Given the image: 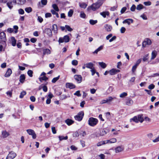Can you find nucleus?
Wrapping results in <instances>:
<instances>
[{"instance_id":"34","label":"nucleus","mask_w":159,"mask_h":159,"mask_svg":"<svg viewBox=\"0 0 159 159\" xmlns=\"http://www.w3.org/2000/svg\"><path fill=\"white\" fill-rule=\"evenodd\" d=\"M39 81L42 82V80L46 81L48 80V78L46 76H43L42 77H40L39 78Z\"/></svg>"},{"instance_id":"6","label":"nucleus","mask_w":159,"mask_h":159,"mask_svg":"<svg viewBox=\"0 0 159 159\" xmlns=\"http://www.w3.org/2000/svg\"><path fill=\"white\" fill-rule=\"evenodd\" d=\"M29 134L32 136L33 139H35L36 138V135L34 131L31 129H28L26 130Z\"/></svg>"},{"instance_id":"22","label":"nucleus","mask_w":159,"mask_h":159,"mask_svg":"<svg viewBox=\"0 0 159 159\" xmlns=\"http://www.w3.org/2000/svg\"><path fill=\"white\" fill-rule=\"evenodd\" d=\"M100 14L102 15L104 18H105L106 17V16H108L109 15L110 13L108 11H103L100 13Z\"/></svg>"},{"instance_id":"41","label":"nucleus","mask_w":159,"mask_h":159,"mask_svg":"<svg viewBox=\"0 0 159 159\" xmlns=\"http://www.w3.org/2000/svg\"><path fill=\"white\" fill-rule=\"evenodd\" d=\"M103 46H101L99 47L97 49H96L94 52V53H97L98 52L103 49Z\"/></svg>"},{"instance_id":"10","label":"nucleus","mask_w":159,"mask_h":159,"mask_svg":"<svg viewBox=\"0 0 159 159\" xmlns=\"http://www.w3.org/2000/svg\"><path fill=\"white\" fill-rule=\"evenodd\" d=\"M74 78L78 83H80L82 81V77L80 75H75L74 76Z\"/></svg>"},{"instance_id":"15","label":"nucleus","mask_w":159,"mask_h":159,"mask_svg":"<svg viewBox=\"0 0 159 159\" xmlns=\"http://www.w3.org/2000/svg\"><path fill=\"white\" fill-rule=\"evenodd\" d=\"M124 147L122 146H119L116 148L115 149V151L116 153H118L121 152L124 150Z\"/></svg>"},{"instance_id":"47","label":"nucleus","mask_w":159,"mask_h":159,"mask_svg":"<svg viewBox=\"0 0 159 159\" xmlns=\"http://www.w3.org/2000/svg\"><path fill=\"white\" fill-rule=\"evenodd\" d=\"M60 75H58L56 77L54 78L52 80V83H55L60 78Z\"/></svg>"},{"instance_id":"35","label":"nucleus","mask_w":159,"mask_h":159,"mask_svg":"<svg viewBox=\"0 0 159 159\" xmlns=\"http://www.w3.org/2000/svg\"><path fill=\"white\" fill-rule=\"evenodd\" d=\"M89 22L91 25H93L96 24L98 22V20H94L92 19H91L90 20Z\"/></svg>"},{"instance_id":"59","label":"nucleus","mask_w":159,"mask_h":159,"mask_svg":"<svg viewBox=\"0 0 159 159\" xmlns=\"http://www.w3.org/2000/svg\"><path fill=\"white\" fill-rule=\"evenodd\" d=\"M126 30L125 28L124 27H122L120 29V32L121 33L123 34L125 33Z\"/></svg>"},{"instance_id":"3","label":"nucleus","mask_w":159,"mask_h":159,"mask_svg":"<svg viewBox=\"0 0 159 159\" xmlns=\"http://www.w3.org/2000/svg\"><path fill=\"white\" fill-rule=\"evenodd\" d=\"M84 115V113L83 111L79 112L77 114L74 116V118L76 120L80 121L83 119Z\"/></svg>"},{"instance_id":"55","label":"nucleus","mask_w":159,"mask_h":159,"mask_svg":"<svg viewBox=\"0 0 159 159\" xmlns=\"http://www.w3.org/2000/svg\"><path fill=\"white\" fill-rule=\"evenodd\" d=\"M67 98V96L66 95L63 94L61 96H60V99L61 100H63L66 99Z\"/></svg>"},{"instance_id":"30","label":"nucleus","mask_w":159,"mask_h":159,"mask_svg":"<svg viewBox=\"0 0 159 159\" xmlns=\"http://www.w3.org/2000/svg\"><path fill=\"white\" fill-rule=\"evenodd\" d=\"M51 53V51L48 48H46L43 50V55H45L46 54H50Z\"/></svg>"},{"instance_id":"11","label":"nucleus","mask_w":159,"mask_h":159,"mask_svg":"<svg viewBox=\"0 0 159 159\" xmlns=\"http://www.w3.org/2000/svg\"><path fill=\"white\" fill-rule=\"evenodd\" d=\"M119 72H120V70H116L114 68H112L109 71V73L111 75H115Z\"/></svg>"},{"instance_id":"32","label":"nucleus","mask_w":159,"mask_h":159,"mask_svg":"<svg viewBox=\"0 0 159 159\" xmlns=\"http://www.w3.org/2000/svg\"><path fill=\"white\" fill-rule=\"evenodd\" d=\"M52 8L54 9V10L57 11H59V9L57 6L56 4H53L52 5Z\"/></svg>"},{"instance_id":"39","label":"nucleus","mask_w":159,"mask_h":159,"mask_svg":"<svg viewBox=\"0 0 159 159\" xmlns=\"http://www.w3.org/2000/svg\"><path fill=\"white\" fill-rule=\"evenodd\" d=\"M87 6V5L84 2L80 4V7L84 9H85L86 7Z\"/></svg>"},{"instance_id":"16","label":"nucleus","mask_w":159,"mask_h":159,"mask_svg":"<svg viewBox=\"0 0 159 159\" xmlns=\"http://www.w3.org/2000/svg\"><path fill=\"white\" fill-rule=\"evenodd\" d=\"M94 65L93 63L91 62L84 64V66H86V68L90 69L93 68Z\"/></svg>"},{"instance_id":"56","label":"nucleus","mask_w":159,"mask_h":159,"mask_svg":"<svg viewBox=\"0 0 159 159\" xmlns=\"http://www.w3.org/2000/svg\"><path fill=\"white\" fill-rule=\"evenodd\" d=\"M80 91H77L74 93V95H76L78 97H80L81 96V94L80 93Z\"/></svg>"},{"instance_id":"19","label":"nucleus","mask_w":159,"mask_h":159,"mask_svg":"<svg viewBox=\"0 0 159 159\" xmlns=\"http://www.w3.org/2000/svg\"><path fill=\"white\" fill-rule=\"evenodd\" d=\"M133 20L132 19H127L125 20H124L123 21V23H126L128 25H129L130 24V23H133Z\"/></svg>"},{"instance_id":"38","label":"nucleus","mask_w":159,"mask_h":159,"mask_svg":"<svg viewBox=\"0 0 159 159\" xmlns=\"http://www.w3.org/2000/svg\"><path fill=\"white\" fill-rule=\"evenodd\" d=\"M143 6L141 4L138 5L136 7V9L138 10H140L143 8Z\"/></svg>"},{"instance_id":"64","label":"nucleus","mask_w":159,"mask_h":159,"mask_svg":"<svg viewBox=\"0 0 159 159\" xmlns=\"http://www.w3.org/2000/svg\"><path fill=\"white\" fill-rule=\"evenodd\" d=\"M7 31L10 33L13 32L14 30L13 29L11 28H9L7 29Z\"/></svg>"},{"instance_id":"29","label":"nucleus","mask_w":159,"mask_h":159,"mask_svg":"<svg viewBox=\"0 0 159 159\" xmlns=\"http://www.w3.org/2000/svg\"><path fill=\"white\" fill-rule=\"evenodd\" d=\"M138 119L139 120V121L142 123L144 120L143 114H140L138 115Z\"/></svg>"},{"instance_id":"4","label":"nucleus","mask_w":159,"mask_h":159,"mask_svg":"<svg viewBox=\"0 0 159 159\" xmlns=\"http://www.w3.org/2000/svg\"><path fill=\"white\" fill-rule=\"evenodd\" d=\"M16 0H8L7 3V6L10 9H11L13 7V5L16 4Z\"/></svg>"},{"instance_id":"60","label":"nucleus","mask_w":159,"mask_h":159,"mask_svg":"<svg viewBox=\"0 0 159 159\" xmlns=\"http://www.w3.org/2000/svg\"><path fill=\"white\" fill-rule=\"evenodd\" d=\"M41 3L44 6L46 5L47 3V0H41Z\"/></svg>"},{"instance_id":"48","label":"nucleus","mask_w":159,"mask_h":159,"mask_svg":"<svg viewBox=\"0 0 159 159\" xmlns=\"http://www.w3.org/2000/svg\"><path fill=\"white\" fill-rule=\"evenodd\" d=\"M127 95V93L124 92L120 94V97L121 98H123L126 96Z\"/></svg>"},{"instance_id":"9","label":"nucleus","mask_w":159,"mask_h":159,"mask_svg":"<svg viewBox=\"0 0 159 159\" xmlns=\"http://www.w3.org/2000/svg\"><path fill=\"white\" fill-rule=\"evenodd\" d=\"M151 43V40L149 39H147L143 42L142 46L143 47H145L147 45H150Z\"/></svg>"},{"instance_id":"25","label":"nucleus","mask_w":159,"mask_h":159,"mask_svg":"<svg viewBox=\"0 0 159 159\" xmlns=\"http://www.w3.org/2000/svg\"><path fill=\"white\" fill-rule=\"evenodd\" d=\"M107 132V130L106 129H102L100 131V135L103 136L106 134Z\"/></svg>"},{"instance_id":"14","label":"nucleus","mask_w":159,"mask_h":159,"mask_svg":"<svg viewBox=\"0 0 159 159\" xmlns=\"http://www.w3.org/2000/svg\"><path fill=\"white\" fill-rule=\"evenodd\" d=\"M66 87L70 89H74L76 86L73 84L71 83H67L66 84Z\"/></svg>"},{"instance_id":"45","label":"nucleus","mask_w":159,"mask_h":159,"mask_svg":"<svg viewBox=\"0 0 159 159\" xmlns=\"http://www.w3.org/2000/svg\"><path fill=\"white\" fill-rule=\"evenodd\" d=\"M116 98V97H114V98H113L112 97H111V96H109V97H108V98H107L106 99V102H107V103L111 102V101L114 99V98Z\"/></svg>"},{"instance_id":"36","label":"nucleus","mask_w":159,"mask_h":159,"mask_svg":"<svg viewBox=\"0 0 159 159\" xmlns=\"http://www.w3.org/2000/svg\"><path fill=\"white\" fill-rule=\"evenodd\" d=\"M56 11H55L53 9H52L51 10V12L53 15H56V16L57 18H58L59 17V16L58 14L56 12Z\"/></svg>"},{"instance_id":"21","label":"nucleus","mask_w":159,"mask_h":159,"mask_svg":"<svg viewBox=\"0 0 159 159\" xmlns=\"http://www.w3.org/2000/svg\"><path fill=\"white\" fill-rule=\"evenodd\" d=\"M17 4L19 5L24 4L26 2V0H16Z\"/></svg>"},{"instance_id":"2","label":"nucleus","mask_w":159,"mask_h":159,"mask_svg":"<svg viewBox=\"0 0 159 159\" xmlns=\"http://www.w3.org/2000/svg\"><path fill=\"white\" fill-rule=\"evenodd\" d=\"M98 122V120L97 119L93 117H91L89 119L88 124L91 126L94 127L97 125Z\"/></svg>"},{"instance_id":"61","label":"nucleus","mask_w":159,"mask_h":159,"mask_svg":"<svg viewBox=\"0 0 159 159\" xmlns=\"http://www.w3.org/2000/svg\"><path fill=\"white\" fill-rule=\"evenodd\" d=\"M137 66L135 65L132 67V70L133 73L135 71Z\"/></svg>"},{"instance_id":"37","label":"nucleus","mask_w":159,"mask_h":159,"mask_svg":"<svg viewBox=\"0 0 159 159\" xmlns=\"http://www.w3.org/2000/svg\"><path fill=\"white\" fill-rule=\"evenodd\" d=\"M58 138L60 141H61L63 140H66L68 138V137L67 136H66L65 137H64L63 136H59Z\"/></svg>"},{"instance_id":"24","label":"nucleus","mask_w":159,"mask_h":159,"mask_svg":"<svg viewBox=\"0 0 159 159\" xmlns=\"http://www.w3.org/2000/svg\"><path fill=\"white\" fill-rule=\"evenodd\" d=\"M157 55V52L155 50L153 51L152 53V56L151 60H152L156 58Z\"/></svg>"},{"instance_id":"8","label":"nucleus","mask_w":159,"mask_h":159,"mask_svg":"<svg viewBox=\"0 0 159 159\" xmlns=\"http://www.w3.org/2000/svg\"><path fill=\"white\" fill-rule=\"evenodd\" d=\"M125 103L126 105L130 106L133 105L134 102L131 98L127 97L125 99Z\"/></svg>"},{"instance_id":"1","label":"nucleus","mask_w":159,"mask_h":159,"mask_svg":"<svg viewBox=\"0 0 159 159\" xmlns=\"http://www.w3.org/2000/svg\"><path fill=\"white\" fill-rule=\"evenodd\" d=\"M102 4V2L101 0H98L97 2L95 3H93L91 6H89L87 10L89 11L92 10L93 11H95L98 9Z\"/></svg>"},{"instance_id":"20","label":"nucleus","mask_w":159,"mask_h":159,"mask_svg":"<svg viewBox=\"0 0 159 159\" xmlns=\"http://www.w3.org/2000/svg\"><path fill=\"white\" fill-rule=\"evenodd\" d=\"M12 73V70L10 68H8L5 75V77H9Z\"/></svg>"},{"instance_id":"18","label":"nucleus","mask_w":159,"mask_h":159,"mask_svg":"<svg viewBox=\"0 0 159 159\" xmlns=\"http://www.w3.org/2000/svg\"><path fill=\"white\" fill-rule=\"evenodd\" d=\"M25 79V77L24 74L20 75V77L19 81L20 83L23 84L24 83Z\"/></svg>"},{"instance_id":"63","label":"nucleus","mask_w":159,"mask_h":159,"mask_svg":"<svg viewBox=\"0 0 159 159\" xmlns=\"http://www.w3.org/2000/svg\"><path fill=\"white\" fill-rule=\"evenodd\" d=\"M127 8L126 7H122L120 11V12L121 14L123 13L126 10Z\"/></svg>"},{"instance_id":"42","label":"nucleus","mask_w":159,"mask_h":159,"mask_svg":"<svg viewBox=\"0 0 159 159\" xmlns=\"http://www.w3.org/2000/svg\"><path fill=\"white\" fill-rule=\"evenodd\" d=\"M148 54H147L143 57V61L145 62L148 61Z\"/></svg>"},{"instance_id":"51","label":"nucleus","mask_w":159,"mask_h":159,"mask_svg":"<svg viewBox=\"0 0 159 159\" xmlns=\"http://www.w3.org/2000/svg\"><path fill=\"white\" fill-rule=\"evenodd\" d=\"M65 27L67 30L71 32L73 30V29L68 25H65Z\"/></svg>"},{"instance_id":"50","label":"nucleus","mask_w":159,"mask_h":159,"mask_svg":"<svg viewBox=\"0 0 159 159\" xmlns=\"http://www.w3.org/2000/svg\"><path fill=\"white\" fill-rule=\"evenodd\" d=\"M80 16L81 18H86V15L83 11H81L80 12Z\"/></svg>"},{"instance_id":"31","label":"nucleus","mask_w":159,"mask_h":159,"mask_svg":"<svg viewBox=\"0 0 159 159\" xmlns=\"http://www.w3.org/2000/svg\"><path fill=\"white\" fill-rule=\"evenodd\" d=\"M63 38L64 39V42L65 43L68 42L70 41V37L67 35L64 36Z\"/></svg>"},{"instance_id":"12","label":"nucleus","mask_w":159,"mask_h":159,"mask_svg":"<svg viewBox=\"0 0 159 159\" xmlns=\"http://www.w3.org/2000/svg\"><path fill=\"white\" fill-rule=\"evenodd\" d=\"M10 41L11 43V45L15 47L16 44V40L14 37H11L10 38Z\"/></svg>"},{"instance_id":"17","label":"nucleus","mask_w":159,"mask_h":159,"mask_svg":"<svg viewBox=\"0 0 159 159\" xmlns=\"http://www.w3.org/2000/svg\"><path fill=\"white\" fill-rule=\"evenodd\" d=\"M74 121L72 120L69 119H67L65 120V122L68 126H70L72 125L74 123Z\"/></svg>"},{"instance_id":"43","label":"nucleus","mask_w":159,"mask_h":159,"mask_svg":"<svg viewBox=\"0 0 159 159\" xmlns=\"http://www.w3.org/2000/svg\"><path fill=\"white\" fill-rule=\"evenodd\" d=\"M26 92L25 91H23L22 92H21L20 93V95L19 97L20 98H22L23 97L24 95H26Z\"/></svg>"},{"instance_id":"26","label":"nucleus","mask_w":159,"mask_h":159,"mask_svg":"<svg viewBox=\"0 0 159 159\" xmlns=\"http://www.w3.org/2000/svg\"><path fill=\"white\" fill-rule=\"evenodd\" d=\"M130 121H133L136 123H138L139 122V120L138 119L137 117L136 116H134L133 118L130 119Z\"/></svg>"},{"instance_id":"52","label":"nucleus","mask_w":159,"mask_h":159,"mask_svg":"<svg viewBox=\"0 0 159 159\" xmlns=\"http://www.w3.org/2000/svg\"><path fill=\"white\" fill-rule=\"evenodd\" d=\"M78 61L76 60H73L72 61V64L74 66H76L78 65Z\"/></svg>"},{"instance_id":"54","label":"nucleus","mask_w":159,"mask_h":159,"mask_svg":"<svg viewBox=\"0 0 159 159\" xmlns=\"http://www.w3.org/2000/svg\"><path fill=\"white\" fill-rule=\"evenodd\" d=\"M136 9V6L134 4H133L130 7V10L132 11H135Z\"/></svg>"},{"instance_id":"28","label":"nucleus","mask_w":159,"mask_h":159,"mask_svg":"<svg viewBox=\"0 0 159 159\" xmlns=\"http://www.w3.org/2000/svg\"><path fill=\"white\" fill-rule=\"evenodd\" d=\"M105 27L106 30L108 32L111 31L112 29L111 26L107 24L105 25Z\"/></svg>"},{"instance_id":"57","label":"nucleus","mask_w":159,"mask_h":159,"mask_svg":"<svg viewBox=\"0 0 159 159\" xmlns=\"http://www.w3.org/2000/svg\"><path fill=\"white\" fill-rule=\"evenodd\" d=\"M13 28L15 29L14 33H17L18 29V26L17 25H14L13 26Z\"/></svg>"},{"instance_id":"49","label":"nucleus","mask_w":159,"mask_h":159,"mask_svg":"<svg viewBox=\"0 0 159 159\" xmlns=\"http://www.w3.org/2000/svg\"><path fill=\"white\" fill-rule=\"evenodd\" d=\"M73 13V11L72 9H70L68 12V16L69 17H71Z\"/></svg>"},{"instance_id":"44","label":"nucleus","mask_w":159,"mask_h":159,"mask_svg":"<svg viewBox=\"0 0 159 159\" xmlns=\"http://www.w3.org/2000/svg\"><path fill=\"white\" fill-rule=\"evenodd\" d=\"M105 141H100L97 143V146L99 147L105 144Z\"/></svg>"},{"instance_id":"23","label":"nucleus","mask_w":159,"mask_h":159,"mask_svg":"<svg viewBox=\"0 0 159 159\" xmlns=\"http://www.w3.org/2000/svg\"><path fill=\"white\" fill-rule=\"evenodd\" d=\"M2 137L5 138L9 135L10 134L8 132H7L6 130L2 131Z\"/></svg>"},{"instance_id":"27","label":"nucleus","mask_w":159,"mask_h":159,"mask_svg":"<svg viewBox=\"0 0 159 159\" xmlns=\"http://www.w3.org/2000/svg\"><path fill=\"white\" fill-rule=\"evenodd\" d=\"M52 30H54V33H57L58 28L56 24L53 25Z\"/></svg>"},{"instance_id":"53","label":"nucleus","mask_w":159,"mask_h":159,"mask_svg":"<svg viewBox=\"0 0 159 159\" xmlns=\"http://www.w3.org/2000/svg\"><path fill=\"white\" fill-rule=\"evenodd\" d=\"M18 12L20 14L23 15L24 13V10L21 8H20L18 10Z\"/></svg>"},{"instance_id":"7","label":"nucleus","mask_w":159,"mask_h":159,"mask_svg":"<svg viewBox=\"0 0 159 159\" xmlns=\"http://www.w3.org/2000/svg\"><path fill=\"white\" fill-rule=\"evenodd\" d=\"M16 156V153L13 151H11L9 152L8 155L6 159H13Z\"/></svg>"},{"instance_id":"58","label":"nucleus","mask_w":159,"mask_h":159,"mask_svg":"<svg viewBox=\"0 0 159 159\" xmlns=\"http://www.w3.org/2000/svg\"><path fill=\"white\" fill-rule=\"evenodd\" d=\"M155 86L153 84H151L148 86V88L150 89H152L155 88Z\"/></svg>"},{"instance_id":"33","label":"nucleus","mask_w":159,"mask_h":159,"mask_svg":"<svg viewBox=\"0 0 159 159\" xmlns=\"http://www.w3.org/2000/svg\"><path fill=\"white\" fill-rule=\"evenodd\" d=\"M99 65L101 66L103 69L105 68L106 66L107 65L106 63L103 62H99Z\"/></svg>"},{"instance_id":"46","label":"nucleus","mask_w":159,"mask_h":159,"mask_svg":"<svg viewBox=\"0 0 159 159\" xmlns=\"http://www.w3.org/2000/svg\"><path fill=\"white\" fill-rule=\"evenodd\" d=\"M27 74L30 77H32L33 76V71L32 70H29L27 71Z\"/></svg>"},{"instance_id":"13","label":"nucleus","mask_w":159,"mask_h":159,"mask_svg":"<svg viewBox=\"0 0 159 159\" xmlns=\"http://www.w3.org/2000/svg\"><path fill=\"white\" fill-rule=\"evenodd\" d=\"M44 31L45 33L47 34L49 36L51 37L52 36V31L50 29L46 28L45 29Z\"/></svg>"},{"instance_id":"5","label":"nucleus","mask_w":159,"mask_h":159,"mask_svg":"<svg viewBox=\"0 0 159 159\" xmlns=\"http://www.w3.org/2000/svg\"><path fill=\"white\" fill-rule=\"evenodd\" d=\"M6 36L5 33L4 32H1V44L5 45V46H6Z\"/></svg>"},{"instance_id":"40","label":"nucleus","mask_w":159,"mask_h":159,"mask_svg":"<svg viewBox=\"0 0 159 159\" xmlns=\"http://www.w3.org/2000/svg\"><path fill=\"white\" fill-rule=\"evenodd\" d=\"M25 11L27 13H29L32 11V9L30 7H26L25 8Z\"/></svg>"},{"instance_id":"62","label":"nucleus","mask_w":159,"mask_h":159,"mask_svg":"<svg viewBox=\"0 0 159 159\" xmlns=\"http://www.w3.org/2000/svg\"><path fill=\"white\" fill-rule=\"evenodd\" d=\"M70 148L72 150H77V148L74 145H72L71 146Z\"/></svg>"}]
</instances>
